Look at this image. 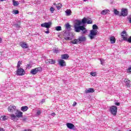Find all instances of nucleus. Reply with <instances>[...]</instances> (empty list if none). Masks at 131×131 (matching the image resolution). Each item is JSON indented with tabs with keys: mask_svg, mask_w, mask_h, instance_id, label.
<instances>
[{
	"mask_svg": "<svg viewBox=\"0 0 131 131\" xmlns=\"http://www.w3.org/2000/svg\"><path fill=\"white\" fill-rule=\"evenodd\" d=\"M51 115H52V116H55V115H56V114H55V113H52L51 114Z\"/></svg>",
	"mask_w": 131,
	"mask_h": 131,
	"instance_id": "nucleus-44",
	"label": "nucleus"
},
{
	"mask_svg": "<svg viewBox=\"0 0 131 131\" xmlns=\"http://www.w3.org/2000/svg\"><path fill=\"white\" fill-rule=\"evenodd\" d=\"M114 13L115 15H119V11H117V9H114Z\"/></svg>",
	"mask_w": 131,
	"mask_h": 131,
	"instance_id": "nucleus-32",
	"label": "nucleus"
},
{
	"mask_svg": "<svg viewBox=\"0 0 131 131\" xmlns=\"http://www.w3.org/2000/svg\"><path fill=\"white\" fill-rule=\"evenodd\" d=\"M21 110L23 111V112H26V111L28 110V106H22L21 107Z\"/></svg>",
	"mask_w": 131,
	"mask_h": 131,
	"instance_id": "nucleus-20",
	"label": "nucleus"
},
{
	"mask_svg": "<svg viewBox=\"0 0 131 131\" xmlns=\"http://www.w3.org/2000/svg\"><path fill=\"white\" fill-rule=\"evenodd\" d=\"M71 43H73V45H77V43H80V41L79 40V38L75 39L74 40H72L71 41Z\"/></svg>",
	"mask_w": 131,
	"mask_h": 131,
	"instance_id": "nucleus-16",
	"label": "nucleus"
},
{
	"mask_svg": "<svg viewBox=\"0 0 131 131\" xmlns=\"http://www.w3.org/2000/svg\"><path fill=\"white\" fill-rule=\"evenodd\" d=\"M66 13L67 14V16H70V15H71V10L70 9L67 10L66 11Z\"/></svg>",
	"mask_w": 131,
	"mask_h": 131,
	"instance_id": "nucleus-25",
	"label": "nucleus"
},
{
	"mask_svg": "<svg viewBox=\"0 0 131 131\" xmlns=\"http://www.w3.org/2000/svg\"><path fill=\"white\" fill-rule=\"evenodd\" d=\"M65 39H66V40H70V37H67L65 38Z\"/></svg>",
	"mask_w": 131,
	"mask_h": 131,
	"instance_id": "nucleus-41",
	"label": "nucleus"
},
{
	"mask_svg": "<svg viewBox=\"0 0 131 131\" xmlns=\"http://www.w3.org/2000/svg\"><path fill=\"white\" fill-rule=\"evenodd\" d=\"M84 1V2H86V1H88V0H83Z\"/></svg>",
	"mask_w": 131,
	"mask_h": 131,
	"instance_id": "nucleus-51",
	"label": "nucleus"
},
{
	"mask_svg": "<svg viewBox=\"0 0 131 131\" xmlns=\"http://www.w3.org/2000/svg\"><path fill=\"white\" fill-rule=\"evenodd\" d=\"M91 75L92 76H97V72H93L90 73Z\"/></svg>",
	"mask_w": 131,
	"mask_h": 131,
	"instance_id": "nucleus-34",
	"label": "nucleus"
},
{
	"mask_svg": "<svg viewBox=\"0 0 131 131\" xmlns=\"http://www.w3.org/2000/svg\"><path fill=\"white\" fill-rule=\"evenodd\" d=\"M58 64L61 67H64L66 66V62H65V60L63 59H60L58 61Z\"/></svg>",
	"mask_w": 131,
	"mask_h": 131,
	"instance_id": "nucleus-12",
	"label": "nucleus"
},
{
	"mask_svg": "<svg viewBox=\"0 0 131 131\" xmlns=\"http://www.w3.org/2000/svg\"><path fill=\"white\" fill-rule=\"evenodd\" d=\"M69 55L67 54L61 55V59H62V60H67V59H69Z\"/></svg>",
	"mask_w": 131,
	"mask_h": 131,
	"instance_id": "nucleus-18",
	"label": "nucleus"
},
{
	"mask_svg": "<svg viewBox=\"0 0 131 131\" xmlns=\"http://www.w3.org/2000/svg\"><path fill=\"white\" fill-rule=\"evenodd\" d=\"M56 7L57 9V10H60L61 8H62V4H58L56 5Z\"/></svg>",
	"mask_w": 131,
	"mask_h": 131,
	"instance_id": "nucleus-26",
	"label": "nucleus"
},
{
	"mask_svg": "<svg viewBox=\"0 0 131 131\" xmlns=\"http://www.w3.org/2000/svg\"><path fill=\"white\" fill-rule=\"evenodd\" d=\"M115 105H116L117 106H119L120 105V103H119V102H116L115 103Z\"/></svg>",
	"mask_w": 131,
	"mask_h": 131,
	"instance_id": "nucleus-42",
	"label": "nucleus"
},
{
	"mask_svg": "<svg viewBox=\"0 0 131 131\" xmlns=\"http://www.w3.org/2000/svg\"><path fill=\"white\" fill-rule=\"evenodd\" d=\"M121 15L124 17L127 16V9L123 8L121 10Z\"/></svg>",
	"mask_w": 131,
	"mask_h": 131,
	"instance_id": "nucleus-13",
	"label": "nucleus"
},
{
	"mask_svg": "<svg viewBox=\"0 0 131 131\" xmlns=\"http://www.w3.org/2000/svg\"><path fill=\"white\" fill-rule=\"evenodd\" d=\"M19 5V2H18V1H13V6L14 7H17V6Z\"/></svg>",
	"mask_w": 131,
	"mask_h": 131,
	"instance_id": "nucleus-29",
	"label": "nucleus"
},
{
	"mask_svg": "<svg viewBox=\"0 0 131 131\" xmlns=\"http://www.w3.org/2000/svg\"><path fill=\"white\" fill-rule=\"evenodd\" d=\"M16 74L19 76H23V75H25V71L23 68L17 69Z\"/></svg>",
	"mask_w": 131,
	"mask_h": 131,
	"instance_id": "nucleus-6",
	"label": "nucleus"
},
{
	"mask_svg": "<svg viewBox=\"0 0 131 131\" xmlns=\"http://www.w3.org/2000/svg\"><path fill=\"white\" fill-rule=\"evenodd\" d=\"M125 41H127V42H129V43H131V36L127 38L126 37V40H125Z\"/></svg>",
	"mask_w": 131,
	"mask_h": 131,
	"instance_id": "nucleus-30",
	"label": "nucleus"
},
{
	"mask_svg": "<svg viewBox=\"0 0 131 131\" xmlns=\"http://www.w3.org/2000/svg\"><path fill=\"white\" fill-rule=\"evenodd\" d=\"M45 32L47 34H48V33H50V31L49 30V29H47V31H45Z\"/></svg>",
	"mask_w": 131,
	"mask_h": 131,
	"instance_id": "nucleus-40",
	"label": "nucleus"
},
{
	"mask_svg": "<svg viewBox=\"0 0 131 131\" xmlns=\"http://www.w3.org/2000/svg\"><path fill=\"white\" fill-rule=\"evenodd\" d=\"M21 65H22V61L19 60V61H18L17 64V69H20L21 68Z\"/></svg>",
	"mask_w": 131,
	"mask_h": 131,
	"instance_id": "nucleus-23",
	"label": "nucleus"
},
{
	"mask_svg": "<svg viewBox=\"0 0 131 131\" xmlns=\"http://www.w3.org/2000/svg\"><path fill=\"white\" fill-rule=\"evenodd\" d=\"M85 94H90V93H95V90L94 88H89L85 91Z\"/></svg>",
	"mask_w": 131,
	"mask_h": 131,
	"instance_id": "nucleus-17",
	"label": "nucleus"
},
{
	"mask_svg": "<svg viewBox=\"0 0 131 131\" xmlns=\"http://www.w3.org/2000/svg\"><path fill=\"white\" fill-rule=\"evenodd\" d=\"M54 11H55V8H54V7H51L50 8V12H51V13H54Z\"/></svg>",
	"mask_w": 131,
	"mask_h": 131,
	"instance_id": "nucleus-36",
	"label": "nucleus"
},
{
	"mask_svg": "<svg viewBox=\"0 0 131 131\" xmlns=\"http://www.w3.org/2000/svg\"><path fill=\"white\" fill-rule=\"evenodd\" d=\"M97 29H99V27L96 25H94L93 26V30L90 31V33L89 35V37L90 39H94L98 34V30H97Z\"/></svg>",
	"mask_w": 131,
	"mask_h": 131,
	"instance_id": "nucleus-3",
	"label": "nucleus"
},
{
	"mask_svg": "<svg viewBox=\"0 0 131 131\" xmlns=\"http://www.w3.org/2000/svg\"><path fill=\"white\" fill-rule=\"evenodd\" d=\"M0 131H5V129H4L3 128H0Z\"/></svg>",
	"mask_w": 131,
	"mask_h": 131,
	"instance_id": "nucleus-46",
	"label": "nucleus"
},
{
	"mask_svg": "<svg viewBox=\"0 0 131 131\" xmlns=\"http://www.w3.org/2000/svg\"><path fill=\"white\" fill-rule=\"evenodd\" d=\"M27 67H28V68H29V67H30V64H28Z\"/></svg>",
	"mask_w": 131,
	"mask_h": 131,
	"instance_id": "nucleus-48",
	"label": "nucleus"
},
{
	"mask_svg": "<svg viewBox=\"0 0 131 131\" xmlns=\"http://www.w3.org/2000/svg\"><path fill=\"white\" fill-rule=\"evenodd\" d=\"M79 39L80 40V42H81V41H85L86 38L85 36H81L79 38Z\"/></svg>",
	"mask_w": 131,
	"mask_h": 131,
	"instance_id": "nucleus-22",
	"label": "nucleus"
},
{
	"mask_svg": "<svg viewBox=\"0 0 131 131\" xmlns=\"http://www.w3.org/2000/svg\"><path fill=\"white\" fill-rule=\"evenodd\" d=\"M110 112L113 116H116L117 114V107L115 105H113L110 107Z\"/></svg>",
	"mask_w": 131,
	"mask_h": 131,
	"instance_id": "nucleus-5",
	"label": "nucleus"
},
{
	"mask_svg": "<svg viewBox=\"0 0 131 131\" xmlns=\"http://www.w3.org/2000/svg\"><path fill=\"white\" fill-rule=\"evenodd\" d=\"M77 103H76V102H74V103H73V107H75V106H76V104H77Z\"/></svg>",
	"mask_w": 131,
	"mask_h": 131,
	"instance_id": "nucleus-39",
	"label": "nucleus"
},
{
	"mask_svg": "<svg viewBox=\"0 0 131 131\" xmlns=\"http://www.w3.org/2000/svg\"><path fill=\"white\" fill-rule=\"evenodd\" d=\"M19 45L21 46L23 49H28V45L24 41H21L19 43Z\"/></svg>",
	"mask_w": 131,
	"mask_h": 131,
	"instance_id": "nucleus-10",
	"label": "nucleus"
},
{
	"mask_svg": "<svg viewBox=\"0 0 131 131\" xmlns=\"http://www.w3.org/2000/svg\"><path fill=\"white\" fill-rule=\"evenodd\" d=\"M0 2H2V0H0Z\"/></svg>",
	"mask_w": 131,
	"mask_h": 131,
	"instance_id": "nucleus-53",
	"label": "nucleus"
},
{
	"mask_svg": "<svg viewBox=\"0 0 131 131\" xmlns=\"http://www.w3.org/2000/svg\"><path fill=\"white\" fill-rule=\"evenodd\" d=\"M13 12L14 15H17L19 14V11L18 10H13Z\"/></svg>",
	"mask_w": 131,
	"mask_h": 131,
	"instance_id": "nucleus-33",
	"label": "nucleus"
},
{
	"mask_svg": "<svg viewBox=\"0 0 131 131\" xmlns=\"http://www.w3.org/2000/svg\"><path fill=\"white\" fill-rule=\"evenodd\" d=\"M41 71H42V68L40 67L32 69L30 71V73L32 75H35V74H37L38 72H40Z\"/></svg>",
	"mask_w": 131,
	"mask_h": 131,
	"instance_id": "nucleus-4",
	"label": "nucleus"
},
{
	"mask_svg": "<svg viewBox=\"0 0 131 131\" xmlns=\"http://www.w3.org/2000/svg\"><path fill=\"white\" fill-rule=\"evenodd\" d=\"M121 36L123 40H126V38L128 37V35L126 33V31H123L121 33Z\"/></svg>",
	"mask_w": 131,
	"mask_h": 131,
	"instance_id": "nucleus-8",
	"label": "nucleus"
},
{
	"mask_svg": "<svg viewBox=\"0 0 131 131\" xmlns=\"http://www.w3.org/2000/svg\"><path fill=\"white\" fill-rule=\"evenodd\" d=\"M46 64H56V60L48 59L45 61Z\"/></svg>",
	"mask_w": 131,
	"mask_h": 131,
	"instance_id": "nucleus-11",
	"label": "nucleus"
},
{
	"mask_svg": "<svg viewBox=\"0 0 131 131\" xmlns=\"http://www.w3.org/2000/svg\"><path fill=\"white\" fill-rule=\"evenodd\" d=\"M40 113H41L40 111H37L36 114H37V115H40Z\"/></svg>",
	"mask_w": 131,
	"mask_h": 131,
	"instance_id": "nucleus-38",
	"label": "nucleus"
},
{
	"mask_svg": "<svg viewBox=\"0 0 131 131\" xmlns=\"http://www.w3.org/2000/svg\"><path fill=\"white\" fill-rule=\"evenodd\" d=\"M16 110L17 108L15 105H10L8 107V111H9V112H11V113H13V112H15V111H16Z\"/></svg>",
	"mask_w": 131,
	"mask_h": 131,
	"instance_id": "nucleus-7",
	"label": "nucleus"
},
{
	"mask_svg": "<svg viewBox=\"0 0 131 131\" xmlns=\"http://www.w3.org/2000/svg\"><path fill=\"white\" fill-rule=\"evenodd\" d=\"M8 119L7 118V117L6 116H2L1 118V120H2V121H5Z\"/></svg>",
	"mask_w": 131,
	"mask_h": 131,
	"instance_id": "nucleus-27",
	"label": "nucleus"
},
{
	"mask_svg": "<svg viewBox=\"0 0 131 131\" xmlns=\"http://www.w3.org/2000/svg\"><path fill=\"white\" fill-rule=\"evenodd\" d=\"M65 26L67 29H70V28H71V26H70L69 23L66 24Z\"/></svg>",
	"mask_w": 131,
	"mask_h": 131,
	"instance_id": "nucleus-31",
	"label": "nucleus"
},
{
	"mask_svg": "<svg viewBox=\"0 0 131 131\" xmlns=\"http://www.w3.org/2000/svg\"><path fill=\"white\" fill-rule=\"evenodd\" d=\"M67 126L70 129H73V128H74V127H75V126H74V124H73L71 123H67Z\"/></svg>",
	"mask_w": 131,
	"mask_h": 131,
	"instance_id": "nucleus-15",
	"label": "nucleus"
},
{
	"mask_svg": "<svg viewBox=\"0 0 131 131\" xmlns=\"http://www.w3.org/2000/svg\"><path fill=\"white\" fill-rule=\"evenodd\" d=\"M55 30L56 31H61V30H62V27H61V26H57L55 27Z\"/></svg>",
	"mask_w": 131,
	"mask_h": 131,
	"instance_id": "nucleus-28",
	"label": "nucleus"
},
{
	"mask_svg": "<svg viewBox=\"0 0 131 131\" xmlns=\"http://www.w3.org/2000/svg\"><path fill=\"white\" fill-rule=\"evenodd\" d=\"M17 23L14 25V26H15L16 28H20L21 27V21L18 20L17 21Z\"/></svg>",
	"mask_w": 131,
	"mask_h": 131,
	"instance_id": "nucleus-21",
	"label": "nucleus"
},
{
	"mask_svg": "<svg viewBox=\"0 0 131 131\" xmlns=\"http://www.w3.org/2000/svg\"><path fill=\"white\" fill-rule=\"evenodd\" d=\"M87 21L88 19L85 17H84L82 20H77L74 25L75 31L76 32H80V30H81L82 31V34H85V33H86L88 31L86 30L85 27H84L83 26L80 25H81L82 24H85Z\"/></svg>",
	"mask_w": 131,
	"mask_h": 131,
	"instance_id": "nucleus-1",
	"label": "nucleus"
},
{
	"mask_svg": "<svg viewBox=\"0 0 131 131\" xmlns=\"http://www.w3.org/2000/svg\"><path fill=\"white\" fill-rule=\"evenodd\" d=\"M54 6H56V3H54Z\"/></svg>",
	"mask_w": 131,
	"mask_h": 131,
	"instance_id": "nucleus-52",
	"label": "nucleus"
},
{
	"mask_svg": "<svg viewBox=\"0 0 131 131\" xmlns=\"http://www.w3.org/2000/svg\"><path fill=\"white\" fill-rule=\"evenodd\" d=\"M22 120H23V121H25V120H26V118H23Z\"/></svg>",
	"mask_w": 131,
	"mask_h": 131,
	"instance_id": "nucleus-50",
	"label": "nucleus"
},
{
	"mask_svg": "<svg viewBox=\"0 0 131 131\" xmlns=\"http://www.w3.org/2000/svg\"><path fill=\"white\" fill-rule=\"evenodd\" d=\"M2 41H3V39H2V38L0 37V43L1 42H2Z\"/></svg>",
	"mask_w": 131,
	"mask_h": 131,
	"instance_id": "nucleus-49",
	"label": "nucleus"
},
{
	"mask_svg": "<svg viewBox=\"0 0 131 131\" xmlns=\"http://www.w3.org/2000/svg\"><path fill=\"white\" fill-rule=\"evenodd\" d=\"M51 25H52V23H45L41 24V27L49 29L51 27Z\"/></svg>",
	"mask_w": 131,
	"mask_h": 131,
	"instance_id": "nucleus-9",
	"label": "nucleus"
},
{
	"mask_svg": "<svg viewBox=\"0 0 131 131\" xmlns=\"http://www.w3.org/2000/svg\"><path fill=\"white\" fill-rule=\"evenodd\" d=\"M15 114H12L10 115L11 120H13V121H16V120H18V119L17 118H21L22 117H23V113L18 110H16Z\"/></svg>",
	"mask_w": 131,
	"mask_h": 131,
	"instance_id": "nucleus-2",
	"label": "nucleus"
},
{
	"mask_svg": "<svg viewBox=\"0 0 131 131\" xmlns=\"http://www.w3.org/2000/svg\"><path fill=\"white\" fill-rule=\"evenodd\" d=\"M100 62H101V65H104V64L105 63V60H104L103 59H100Z\"/></svg>",
	"mask_w": 131,
	"mask_h": 131,
	"instance_id": "nucleus-35",
	"label": "nucleus"
},
{
	"mask_svg": "<svg viewBox=\"0 0 131 131\" xmlns=\"http://www.w3.org/2000/svg\"><path fill=\"white\" fill-rule=\"evenodd\" d=\"M109 10H106V9H105L104 10H102L101 12V15H106V14H107L108 13V11Z\"/></svg>",
	"mask_w": 131,
	"mask_h": 131,
	"instance_id": "nucleus-24",
	"label": "nucleus"
},
{
	"mask_svg": "<svg viewBox=\"0 0 131 131\" xmlns=\"http://www.w3.org/2000/svg\"><path fill=\"white\" fill-rule=\"evenodd\" d=\"M86 23L87 24H92V23H93V21L92 20L87 19Z\"/></svg>",
	"mask_w": 131,
	"mask_h": 131,
	"instance_id": "nucleus-37",
	"label": "nucleus"
},
{
	"mask_svg": "<svg viewBox=\"0 0 131 131\" xmlns=\"http://www.w3.org/2000/svg\"><path fill=\"white\" fill-rule=\"evenodd\" d=\"M43 102H45V100L42 99V100L41 101V104H43Z\"/></svg>",
	"mask_w": 131,
	"mask_h": 131,
	"instance_id": "nucleus-47",
	"label": "nucleus"
},
{
	"mask_svg": "<svg viewBox=\"0 0 131 131\" xmlns=\"http://www.w3.org/2000/svg\"><path fill=\"white\" fill-rule=\"evenodd\" d=\"M128 71L131 72V67L128 69Z\"/></svg>",
	"mask_w": 131,
	"mask_h": 131,
	"instance_id": "nucleus-43",
	"label": "nucleus"
},
{
	"mask_svg": "<svg viewBox=\"0 0 131 131\" xmlns=\"http://www.w3.org/2000/svg\"><path fill=\"white\" fill-rule=\"evenodd\" d=\"M24 131H31L30 129H25Z\"/></svg>",
	"mask_w": 131,
	"mask_h": 131,
	"instance_id": "nucleus-45",
	"label": "nucleus"
},
{
	"mask_svg": "<svg viewBox=\"0 0 131 131\" xmlns=\"http://www.w3.org/2000/svg\"><path fill=\"white\" fill-rule=\"evenodd\" d=\"M110 41L111 43H115V41H116V39L114 36H112L110 37Z\"/></svg>",
	"mask_w": 131,
	"mask_h": 131,
	"instance_id": "nucleus-19",
	"label": "nucleus"
},
{
	"mask_svg": "<svg viewBox=\"0 0 131 131\" xmlns=\"http://www.w3.org/2000/svg\"><path fill=\"white\" fill-rule=\"evenodd\" d=\"M124 81L126 82V86H127V88H130V80L129 79H125Z\"/></svg>",
	"mask_w": 131,
	"mask_h": 131,
	"instance_id": "nucleus-14",
	"label": "nucleus"
}]
</instances>
